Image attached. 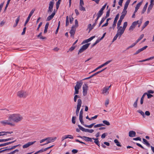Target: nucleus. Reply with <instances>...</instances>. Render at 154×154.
I'll list each match as a JSON object with an SVG mask.
<instances>
[{
	"mask_svg": "<svg viewBox=\"0 0 154 154\" xmlns=\"http://www.w3.org/2000/svg\"><path fill=\"white\" fill-rule=\"evenodd\" d=\"M103 122L104 124L108 126H109L110 125V123L106 120H103Z\"/></svg>",
	"mask_w": 154,
	"mask_h": 154,
	"instance_id": "ea45409f",
	"label": "nucleus"
},
{
	"mask_svg": "<svg viewBox=\"0 0 154 154\" xmlns=\"http://www.w3.org/2000/svg\"><path fill=\"white\" fill-rule=\"evenodd\" d=\"M116 22L115 23V22H113V24L112 25V27H110L109 28L111 29V28H113V29H114L115 26H116Z\"/></svg>",
	"mask_w": 154,
	"mask_h": 154,
	"instance_id": "864d4df0",
	"label": "nucleus"
},
{
	"mask_svg": "<svg viewBox=\"0 0 154 154\" xmlns=\"http://www.w3.org/2000/svg\"><path fill=\"white\" fill-rule=\"evenodd\" d=\"M123 0H119V1L118 2V4L119 5H120L121 6H122V3L123 2Z\"/></svg>",
	"mask_w": 154,
	"mask_h": 154,
	"instance_id": "680f3d73",
	"label": "nucleus"
},
{
	"mask_svg": "<svg viewBox=\"0 0 154 154\" xmlns=\"http://www.w3.org/2000/svg\"><path fill=\"white\" fill-rule=\"evenodd\" d=\"M11 120H10L8 119V120H4V121H1V123L3 125L5 126L6 125H9L11 126H15V124L11 122Z\"/></svg>",
	"mask_w": 154,
	"mask_h": 154,
	"instance_id": "20e7f679",
	"label": "nucleus"
},
{
	"mask_svg": "<svg viewBox=\"0 0 154 154\" xmlns=\"http://www.w3.org/2000/svg\"><path fill=\"white\" fill-rule=\"evenodd\" d=\"M129 136L130 137H134L136 136V133L135 131H130L128 133Z\"/></svg>",
	"mask_w": 154,
	"mask_h": 154,
	"instance_id": "dca6fc26",
	"label": "nucleus"
},
{
	"mask_svg": "<svg viewBox=\"0 0 154 154\" xmlns=\"http://www.w3.org/2000/svg\"><path fill=\"white\" fill-rule=\"evenodd\" d=\"M83 115L82 114H79V121L81 123L82 125H84V122L83 120Z\"/></svg>",
	"mask_w": 154,
	"mask_h": 154,
	"instance_id": "393cba45",
	"label": "nucleus"
},
{
	"mask_svg": "<svg viewBox=\"0 0 154 154\" xmlns=\"http://www.w3.org/2000/svg\"><path fill=\"white\" fill-rule=\"evenodd\" d=\"M154 92V91L152 90H149L148 91H147V93L148 94H153Z\"/></svg>",
	"mask_w": 154,
	"mask_h": 154,
	"instance_id": "0e129e2a",
	"label": "nucleus"
},
{
	"mask_svg": "<svg viewBox=\"0 0 154 154\" xmlns=\"http://www.w3.org/2000/svg\"><path fill=\"white\" fill-rule=\"evenodd\" d=\"M8 119L16 123L21 121L23 119L22 116L19 114H13L9 115Z\"/></svg>",
	"mask_w": 154,
	"mask_h": 154,
	"instance_id": "f257e3e1",
	"label": "nucleus"
},
{
	"mask_svg": "<svg viewBox=\"0 0 154 154\" xmlns=\"http://www.w3.org/2000/svg\"><path fill=\"white\" fill-rule=\"evenodd\" d=\"M61 0H58L56 3V7L57 9H58Z\"/></svg>",
	"mask_w": 154,
	"mask_h": 154,
	"instance_id": "72a5a7b5",
	"label": "nucleus"
},
{
	"mask_svg": "<svg viewBox=\"0 0 154 154\" xmlns=\"http://www.w3.org/2000/svg\"><path fill=\"white\" fill-rule=\"evenodd\" d=\"M138 100L139 97H137L135 101L133 104V106L135 108H137V102Z\"/></svg>",
	"mask_w": 154,
	"mask_h": 154,
	"instance_id": "c85d7f7f",
	"label": "nucleus"
},
{
	"mask_svg": "<svg viewBox=\"0 0 154 154\" xmlns=\"http://www.w3.org/2000/svg\"><path fill=\"white\" fill-rule=\"evenodd\" d=\"M88 86L87 84H85L83 85V90H88Z\"/></svg>",
	"mask_w": 154,
	"mask_h": 154,
	"instance_id": "37998d69",
	"label": "nucleus"
},
{
	"mask_svg": "<svg viewBox=\"0 0 154 154\" xmlns=\"http://www.w3.org/2000/svg\"><path fill=\"white\" fill-rule=\"evenodd\" d=\"M18 151H19V150L18 149H16L15 150H14L12 152H11L8 153V154H14L15 152H18Z\"/></svg>",
	"mask_w": 154,
	"mask_h": 154,
	"instance_id": "3c124183",
	"label": "nucleus"
},
{
	"mask_svg": "<svg viewBox=\"0 0 154 154\" xmlns=\"http://www.w3.org/2000/svg\"><path fill=\"white\" fill-rule=\"evenodd\" d=\"M153 5V2H150V4L149 5V6L148 7V9H147V13H149V12L151 10V9H152V8Z\"/></svg>",
	"mask_w": 154,
	"mask_h": 154,
	"instance_id": "412c9836",
	"label": "nucleus"
},
{
	"mask_svg": "<svg viewBox=\"0 0 154 154\" xmlns=\"http://www.w3.org/2000/svg\"><path fill=\"white\" fill-rule=\"evenodd\" d=\"M110 11V9H109L106 12V16L105 17H104L106 18L107 17H108L109 16Z\"/></svg>",
	"mask_w": 154,
	"mask_h": 154,
	"instance_id": "a19ab883",
	"label": "nucleus"
},
{
	"mask_svg": "<svg viewBox=\"0 0 154 154\" xmlns=\"http://www.w3.org/2000/svg\"><path fill=\"white\" fill-rule=\"evenodd\" d=\"M141 4L142 3L141 2H140L135 7V11H134V13H136L137 12L139 7L141 5Z\"/></svg>",
	"mask_w": 154,
	"mask_h": 154,
	"instance_id": "5701e85b",
	"label": "nucleus"
},
{
	"mask_svg": "<svg viewBox=\"0 0 154 154\" xmlns=\"http://www.w3.org/2000/svg\"><path fill=\"white\" fill-rule=\"evenodd\" d=\"M149 21H146L142 27V29H143L149 24Z\"/></svg>",
	"mask_w": 154,
	"mask_h": 154,
	"instance_id": "f704fd0d",
	"label": "nucleus"
},
{
	"mask_svg": "<svg viewBox=\"0 0 154 154\" xmlns=\"http://www.w3.org/2000/svg\"><path fill=\"white\" fill-rule=\"evenodd\" d=\"M106 19V18L105 17H103L102 18L101 21L100 22V24H102L103 22L105 21V19Z\"/></svg>",
	"mask_w": 154,
	"mask_h": 154,
	"instance_id": "e2e57ef3",
	"label": "nucleus"
},
{
	"mask_svg": "<svg viewBox=\"0 0 154 154\" xmlns=\"http://www.w3.org/2000/svg\"><path fill=\"white\" fill-rule=\"evenodd\" d=\"M139 21L137 20L133 22L130 27L129 30L130 31H132L135 28L136 25L138 23Z\"/></svg>",
	"mask_w": 154,
	"mask_h": 154,
	"instance_id": "9b49d317",
	"label": "nucleus"
},
{
	"mask_svg": "<svg viewBox=\"0 0 154 154\" xmlns=\"http://www.w3.org/2000/svg\"><path fill=\"white\" fill-rule=\"evenodd\" d=\"M35 11V10L34 9H33L30 12V13L28 16V17L27 18L26 20L25 21V22L24 24V26H26V24H27V23H28L29 20H30V19L31 16L34 13Z\"/></svg>",
	"mask_w": 154,
	"mask_h": 154,
	"instance_id": "9d476101",
	"label": "nucleus"
},
{
	"mask_svg": "<svg viewBox=\"0 0 154 154\" xmlns=\"http://www.w3.org/2000/svg\"><path fill=\"white\" fill-rule=\"evenodd\" d=\"M111 61V60H109V61H106L105 63H104L103 64H102L100 66H98V67H97V68H96L95 69H94V70H93L91 72H90L89 74H90V73H91V72H94L96 71L98 69H99L100 68H101L102 67H103L104 66H105V65L108 64Z\"/></svg>",
	"mask_w": 154,
	"mask_h": 154,
	"instance_id": "1a4fd4ad",
	"label": "nucleus"
},
{
	"mask_svg": "<svg viewBox=\"0 0 154 154\" xmlns=\"http://www.w3.org/2000/svg\"><path fill=\"white\" fill-rule=\"evenodd\" d=\"M107 135V134L106 133H104L101 136V137L102 139H104L105 138L106 136Z\"/></svg>",
	"mask_w": 154,
	"mask_h": 154,
	"instance_id": "603ef678",
	"label": "nucleus"
},
{
	"mask_svg": "<svg viewBox=\"0 0 154 154\" xmlns=\"http://www.w3.org/2000/svg\"><path fill=\"white\" fill-rule=\"evenodd\" d=\"M42 32H40L39 34L38 35V36H37L38 37H39L40 39H45L46 38L45 37H43L42 36Z\"/></svg>",
	"mask_w": 154,
	"mask_h": 154,
	"instance_id": "4c0bfd02",
	"label": "nucleus"
},
{
	"mask_svg": "<svg viewBox=\"0 0 154 154\" xmlns=\"http://www.w3.org/2000/svg\"><path fill=\"white\" fill-rule=\"evenodd\" d=\"M144 36V35L143 34H142L139 37V38L137 39V40L136 41V43H137Z\"/></svg>",
	"mask_w": 154,
	"mask_h": 154,
	"instance_id": "58836bf2",
	"label": "nucleus"
},
{
	"mask_svg": "<svg viewBox=\"0 0 154 154\" xmlns=\"http://www.w3.org/2000/svg\"><path fill=\"white\" fill-rule=\"evenodd\" d=\"M87 91L88 90H83V95L84 96H86L87 94Z\"/></svg>",
	"mask_w": 154,
	"mask_h": 154,
	"instance_id": "6e6d98bb",
	"label": "nucleus"
},
{
	"mask_svg": "<svg viewBox=\"0 0 154 154\" xmlns=\"http://www.w3.org/2000/svg\"><path fill=\"white\" fill-rule=\"evenodd\" d=\"M35 142V141H34L33 142H29L27 143L24 145L23 146V147L24 149L27 148L29 147L30 145H32L34 144Z\"/></svg>",
	"mask_w": 154,
	"mask_h": 154,
	"instance_id": "2eb2a0df",
	"label": "nucleus"
},
{
	"mask_svg": "<svg viewBox=\"0 0 154 154\" xmlns=\"http://www.w3.org/2000/svg\"><path fill=\"white\" fill-rule=\"evenodd\" d=\"M55 14V12H53L51 15L49 16L47 18L46 21H48L51 20L54 17Z\"/></svg>",
	"mask_w": 154,
	"mask_h": 154,
	"instance_id": "f3484780",
	"label": "nucleus"
},
{
	"mask_svg": "<svg viewBox=\"0 0 154 154\" xmlns=\"http://www.w3.org/2000/svg\"><path fill=\"white\" fill-rule=\"evenodd\" d=\"M143 140L144 144H146L148 146H150V144L144 138H143Z\"/></svg>",
	"mask_w": 154,
	"mask_h": 154,
	"instance_id": "bb28decb",
	"label": "nucleus"
},
{
	"mask_svg": "<svg viewBox=\"0 0 154 154\" xmlns=\"http://www.w3.org/2000/svg\"><path fill=\"white\" fill-rule=\"evenodd\" d=\"M78 137L82 138H85L84 140L86 141H90L91 142H93L92 138H91L89 137H87L85 136L82 137L81 136H78Z\"/></svg>",
	"mask_w": 154,
	"mask_h": 154,
	"instance_id": "4468645a",
	"label": "nucleus"
},
{
	"mask_svg": "<svg viewBox=\"0 0 154 154\" xmlns=\"http://www.w3.org/2000/svg\"><path fill=\"white\" fill-rule=\"evenodd\" d=\"M28 95V92L23 90L19 91L17 93V96L20 98H25Z\"/></svg>",
	"mask_w": 154,
	"mask_h": 154,
	"instance_id": "f03ea898",
	"label": "nucleus"
},
{
	"mask_svg": "<svg viewBox=\"0 0 154 154\" xmlns=\"http://www.w3.org/2000/svg\"><path fill=\"white\" fill-rule=\"evenodd\" d=\"M54 3V0H52L50 2L48 10V13H51L52 11L53 8Z\"/></svg>",
	"mask_w": 154,
	"mask_h": 154,
	"instance_id": "6e6552de",
	"label": "nucleus"
},
{
	"mask_svg": "<svg viewBox=\"0 0 154 154\" xmlns=\"http://www.w3.org/2000/svg\"><path fill=\"white\" fill-rule=\"evenodd\" d=\"M20 146V144H18V145H17L13 146H12L11 148H10L5 149H7V150H12L13 149H15V148H16L18 146Z\"/></svg>",
	"mask_w": 154,
	"mask_h": 154,
	"instance_id": "2f4dec72",
	"label": "nucleus"
},
{
	"mask_svg": "<svg viewBox=\"0 0 154 154\" xmlns=\"http://www.w3.org/2000/svg\"><path fill=\"white\" fill-rule=\"evenodd\" d=\"M83 82L81 81L77 82L75 86V92L74 94H77L79 93V89L81 88Z\"/></svg>",
	"mask_w": 154,
	"mask_h": 154,
	"instance_id": "7ed1b4c3",
	"label": "nucleus"
},
{
	"mask_svg": "<svg viewBox=\"0 0 154 154\" xmlns=\"http://www.w3.org/2000/svg\"><path fill=\"white\" fill-rule=\"evenodd\" d=\"M83 5H82L81 6H79V9L81 11H85V9L83 6Z\"/></svg>",
	"mask_w": 154,
	"mask_h": 154,
	"instance_id": "c03bdc74",
	"label": "nucleus"
},
{
	"mask_svg": "<svg viewBox=\"0 0 154 154\" xmlns=\"http://www.w3.org/2000/svg\"><path fill=\"white\" fill-rule=\"evenodd\" d=\"M76 119V117L75 116H73L72 118V122L73 124H75V119Z\"/></svg>",
	"mask_w": 154,
	"mask_h": 154,
	"instance_id": "de8ad7c7",
	"label": "nucleus"
},
{
	"mask_svg": "<svg viewBox=\"0 0 154 154\" xmlns=\"http://www.w3.org/2000/svg\"><path fill=\"white\" fill-rule=\"evenodd\" d=\"M114 141V143L116 144V145L118 146L121 147V145L120 144L119 142V141L117 139H115Z\"/></svg>",
	"mask_w": 154,
	"mask_h": 154,
	"instance_id": "c756f323",
	"label": "nucleus"
},
{
	"mask_svg": "<svg viewBox=\"0 0 154 154\" xmlns=\"http://www.w3.org/2000/svg\"><path fill=\"white\" fill-rule=\"evenodd\" d=\"M137 112L140 113L143 117V118H145V116L144 115V113L142 110H139L137 111Z\"/></svg>",
	"mask_w": 154,
	"mask_h": 154,
	"instance_id": "7c9ffc66",
	"label": "nucleus"
},
{
	"mask_svg": "<svg viewBox=\"0 0 154 154\" xmlns=\"http://www.w3.org/2000/svg\"><path fill=\"white\" fill-rule=\"evenodd\" d=\"M108 90L109 88H106V87H105L103 89V94L105 93L106 94H109V92L108 91Z\"/></svg>",
	"mask_w": 154,
	"mask_h": 154,
	"instance_id": "a878e982",
	"label": "nucleus"
},
{
	"mask_svg": "<svg viewBox=\"0 0 154 154\" xmlns=\"http://www.w3.org/2000/svg\"><path fill=\"white\" fill-rule=\"evenodd\" d=\"M131 0H127L124 5V7L122 12V14L125 16L127 14V9L128 7V6L130 3Z\"/></svg>",
	"mask_w": 154,
	"mask_h": 154,
	"instance_id": "39448f33",
	"label": "nucleus"
},
{
	"mask_svg": "<svg viewBox=\"0 0 154 154\" xmlns=\"http://www.w3.org/2000/svg\"><path fill=\"white\" fill-rule=\"evenodd\" d=\"M75 30L76 29L75 28V26H72L69 32L71 34V36H73L74 35L75 32Z\"/></svg>",
	"mask_w": 154,
	"mask_h": 154,
	"instance_id": "ddd939ff",
	"label": "nucleus"
},
{
	"mask_svg": "<svg viewBox=\"0 0 154 154\" xmlns=\"http://www.w3.org/2000/svg\"><path fill=\"white\" fill-rule=\"evenodd\" d=\"M95 124V123H92L90 125H87L84 124V125H83L86 127L91 128Z\"/></svg>",
	"mask_w": 154,
	"mask_h": 154,
	"instance_id": "e433bc0d",
	"label": "nucleus"
},
{
	"mask_svg": "<svg viewBox=\"0 0 154 154\" xmlns=\"http://www.w3.org/2000/svg\"><path fill=\"white\" fill-rule=\"evenodd\" d=\"M118 30L117 33L119 35V39L122 34L124 33L125 30L122 26L117 27Z\"/></svg>",
	"mask_w": 154,
	"mask_h": 154,
	"instance_id": "423d86ee",
	"label": "nucleus"
},
{
	"mask_svg": "<svg viewBox=\"0 0 154 154\" xmlns=\"http://www.w3.org/2000/svg\"><path fill=\"white\" fill-rule=\"evenodd\" d=\"M97 23L94 22V23L92 25L91 24H89L88 25V28L89 29V31L91 30L94 27V26L96 25Z\"/></svg>",
	"mask_w": 154,
	"mask_h": 154,
	"instance_id": "4be33fe9",
	"label": "nucleus"
},
{
	"mask_svg": "<svg viewBox=\"0 0 154 154\" xmlns=\"http://www.w3.org/2000/svg\"><path fill=\"white\" fill-rule=\"evenodd\" d=\"M127 26V22H125L123 24V27H122L125 30Z\"/></svg>",
	"mask_w": 154,
	"mask_h": 154,
	"instance_id": "8fccbe9b",
	"label": "nucleus"
},
{
	"mask_svg": "<svg viewBox=\"0 0 154 154\" xmlns=\"http://www.w3.org/2000/svg\"><path fill=\"white\" fill-rule=\"evenodd\" d=\"M75 27H77L78 26V21L76 19L75 20Z\"/></svg>",
	"mask_w": 154,
	"mask_h": 154,
	"instance_id": "bf43d9fd",
	"label": "nucleus"
},
{
	"mask_svg": "<svg viewBox=\"0 0 154 154\" xmlns=\"http://www.w3.org/2000/svg\"><path fill=\"white\" fill-rule=\"evenodd\" d=\"M65 138L66 139L69 138L71 139H73V137L71 135H68L65 136Z\"/></svg>",
	"mask_w": 154,
	"mask_h": 154,
	"instance_id": "79ce46f5",
	"label": "nucleus"
},
{
	"mask_svg": "<svg viewBox=\"0 0 154 154\" xmlns=\"http://www.w3.org/2000/svg\"><path fill=\"white\" fill-rule=\"evenodd\" d=\"M146 95H147V98L148 99H150V98H151V97H152L153 96L152 95L150 94H148L147 93Z\"/></svg>",
	"mask_w": 154,
	"mask_h": 154,
	"instance_id": "13d9d810",
	"label": "nucleus"
},
{
	"mask_svg": "<svg viewBox=\"0 0 154 154\" xmlns=\"http://www.w3.org/2000/svg\"><path fill=\"white\" fill-rule=\"evenodd\" d=\"M15 141H16V140H15L12 141L8 142L5 143H4L0 144V147L6 146L7 145L11 144L12 143H13Z\"/></svg>",
	"mask_w": 154,
	"mask_h": 154,
	"instance_id": "aec40b11",
	"label": "nucleus"
},
{
	"mask_svg": "<svg viewBox=\"0 0 154 154\" xmlns=\"http://www.w3.org/2000/svg\"><path fill=\"white\" fill-rule=\"evenodd\" d=\"M105 7L103 5L102 7L101 8L100 10L98 11V12L100 13L101 14H103V11L104 10L105 8Z\"/></svg>",
	"mask_w": 154,
	"mask_h": 154,
	"instance_id": "473e14b6",
	"label": "nucleus"
},
{
	"mask_svg": "<svg viewBox=\"0 0 154 154\" xmlns=\"http://www.w3.org/2000/svg\"><path fill=\"white\" fill-rule=\"evenodd\" d=\"M90 44V43H88L83 45L82 48L80 49L78 52V54L82 53L86 49L88 48Z\"/></svg>",
	"mask_w": 154,
	"mask_h": 154,
	"instance_id": "0eeeda50",
	"label": "nucleus"
},
{
	"mask_svg": "<svg viewBox=\"0 0 154 154\" xmlns=\"http://www.w3.org/2000/svg\"><path fill=\"white\" fill-rule=\"evenodd\" d=\"M69 24V18L68 16L66 17V26H68Z\"/></svg>",
	"mask_w": 154,
	"mask_h": 154,
	"instance_id": "09e8293b",
	"label": "nucleus"
},
{
	"mask_svg": "<svg viewBox=\"0 0 154 154\" xmlns=\"http://www.w3.org/2000/svg\"><path fill=\"white\" fill-rule=\"evenodd\" d=\"M134 140L141 141V138L140 137H137L133 138Z\"/></svg>",
	"mask_w": 154,
	"mask_h": 154,
	"instance_id": "4d7b16f0",
	"label": "nucleus"
},
{
	"mask_svg": "<svg viewBox=\"0 0 154 154\" xmlns=\"http://www.w3.org/2000/svg\"><path fill=\"white\" fill-rule=\"evenodd\" d=\"M147 8L143 7L142 11L141 13L142 14H143L146 11Z\"/></svg>",
	"mask_w": 154,
	"mask_h": 154,
	"instance_id": "338daca9",
	"label": "nucleus"
},
{
	"mask_svg": "<svg viewBox=\"0 0 154 154\" xmlns=\"http://www.w3.org/2000/svg\"><path fill=\"white\" fill-rule=\"evenodd\" d=\"M119 16V14H117L114 19V20L113 22H115V23H117Z\"/></svg>",
	"mask_w": 154,
	"mask_h": 154,
	"instance_id": "c9c22d12",
	"label": "nucleus"
},
{
	"mask_svg": "<svg viewBox=\"0 0 154 154\" xmlns=\"http://www.w3.org/2000/svg\"><path fill=\"white\" fill-rule=\"evenodd\" d=\"M145 114L147 116H149L150 115V113L149 111H146L145 112Z\"/></svg>",
	"mask_w": 154,
	"mask_h": 154,
	"instance_id": "774afa93",
	"label": "nucleus"
},
{
	"mask_svg": "<svg viewBox=\"0 0 154 154\" xmlns=\"http://www.w3.org/2000/svg\"><path fill=\"white\" fill-rule=\"evenodd\" d=\"M92 139L94 140V143H96L97 145L99 147H100V144L99 143V142L98 140V138H93Z\"/></svg>",
	"mask_w": 154,
	"mask_h": 154,
	"instance_id": "b1692460",
	"label": "nucleus"
},
{
	"mask_svg": "<svg viewBox=\"0 0 154 154\" xmlns=\"http://www.w3.org/2000/svg\"><path fill=\"white\" fill-rule=\"evenodd\" d=\"M26 29V27H25L23 29V31L21 33V35H23L25 34Z\"/></svg>",
	"mask_w": 154,
	"mask_h": 154,
	"instance_id": "052dcab7",
	"label": "nucleus"
},
{
	"mask_svg": "<svg viewBox=\"0 0 154 154\" xmlns=\"http://www.w3.org/2000/svg\"><path fill=\"white\" fill-rule=\"evenodd\" d=\"M102 14H101L100 13L98 12V13L97 14V18H96V19L95 20V22L96 23H97V21L99 19V18L102 15Z\"/></svg>",
	"mask_w": 154,
	"mask_h": 154,
	"instance_id": "cd10ccee",
	"label": "nucleus"
},
{
	"mask_svg": "<svg viewBox=\"0 0 154 154\" xmlns=\"http://www.w3.org/2000/svg\"><path fill=\"white\" fill-rule=\"evenodd\" d=\"M122 22V21H121L120 20H119L118 21V22L117 24V27H118L119 26H120V25L121 24Z\"/></svg>",
	"mask_w": 154,
	"mask_h": 154,
	"instance_id": "69168bd1",
	"label": "nucleus"
},
{
	"mask_svg": "<svg viewBox=\"0 0 154 154\" xmlns=\"http://www.w3.org/2000/svg\"><path fill=\"white\" fill-rule=\"evenodd\" d=\"M137 43H136V42L133 43L132 45H130V46L128 47L127 48V50H128V49H129V48H131L132 47H134Z\"/></svg>",
	"mask_w": 154,
	"mask_h": 154,
	"instance_id": "a18cd8bd",
	"label": "nucleus"
},
{
	"mask_svg": "<svg viewBox=\"0 0 154 154\" xmlns=\"http://www.w3.org/2000/svg\"><path fill=\"white\" fill-rule=\"evenodd\" d=\"M82 104V101L81 99H79L78 100L77 104L76 111L79 112Z\"/></svg>",
	"mask_w": 154,
	"mask_h": 154,
	"instance_id": "f8f14e48",
	"label": "nucleus"
},
{
	"mask_svg": "<svg viewBox=\"0 0 154 154\" xmlns=\"http://www.w3.org/2000/svg\"><path fill=\"white\" fill-rule=\"evenodd\" d=\"M57 139L56 137H47V140H48L49 143L53 142Z\"/></svg>",
	"mask_w": 154,
	"mask_h": 154,
	"instance_id": "a211bd4d",
	"label": "nucleus"
},
{
	"mask_svg": "<svg viewBox=\"0 0 154 154\" xmlns=\"http://www.w3.org/2000/svg\"><path fill=\"white\" fill-rule=\"evenodd\" d=\"M78 126L79 128V129L82 131H83L85 132H89V130L88 129H85L82 127L81 125H78Z\"/></svg>",
	"mask_w": 154,
	"mask_h": 154,
	"instance_id": "6ab92c4d",
	"label": "nucleus"
},
{
	"mask_svg": "<svg viewBox=\"0 0 154 154\" xmlns=\"http://www.w3.org/2000/svg\"><path fill=\"white\" fill-rule=\"evenodd\" d=\"M118 36L119 37V35L117 33L114 37L112 40V42H113L114 41L116 40V39H117V38Z\"/></svg>",
	"mask_w": 154,
	"mask_h": 154,
	"instance_id": "49530a36",
	"label": "nucleus"
},
{
	"mask_svg": "<svg viewBox=\"0 0 154 154\" xmlns=\"http://www.w3.org/2000/svg\"><path fill=\"white\" fill-rule=\"evenodd\" d=\"M79 96L76 95L75 96L74 98V100L75 102H76L77 100V99L78 98H79Z\"/></svg>",
	"mask_w": 154,
	"mask_h": 154,
	"instance_id": "5fc2aeb1",
	"label": "nucleus"
}]
</instances>
